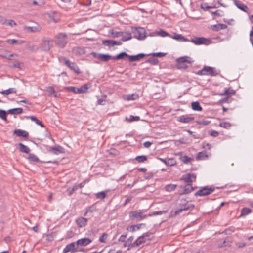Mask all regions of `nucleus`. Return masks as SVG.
<instances>
[{
  "mask_svg": "<svg viewBox=\"0 0 253 253\" xmlns=\"http://www.w3.org/2000/svg\"><path fill=\"white\" fill-rule=\"evenodd\" d=\"M68 42V38L66 33L60 32L58 33L54 38L55 45L60 48H64Z\"/></svg>",
  "mask_w": 253,
  "mask_h": 253,
  "instance_id": "1",
  "label": "nucleus"
},
{
  "mask_svg": "<svg viewBox=\"0 0 253 253\" xmlns=\"http://www.w3.org/2000/svg\"><path fill=\"white\" fill-rule=\"evenodd\" d=\"M52 40L48 37H43L41 41L40 44V48L42 51H48L53 47L52 43Z\"/></svg>",
  "mask_w": 253,
  "mask_h": 253,
  "instance_id": "2",
  "label": "nucleus"
},
{
  "mask_svg": "<svg viewBox=\"0 0 253 253\" xmlns=\"http://www.w3.org/2000/svg\"><path fill=\"white\" fill-rule=\"evenodd\" d=\"M215 190V187L214 186H206L203 187L199 190L197 191L195 194V196H205L208 195L213 192Z\"/></svg>",
  "mask_w": 253,
  "mask_h": 253,
  "instance_id": "3",
  "label": "nucleus"
},
{
  "mask_svg": "<svg viewBox=\"0 0 253 253\" xmlns=\"http://www.w3.org/2000/svg\"><path fill=\"white\" fill-rule=\"evenodd\" d=\"M133 37L140 40H144L146 37L145 30L143 28H136L132 30Z\"/></svg>",
  "mask_w": 253,
  "mask_h": 253,
  "instance_id": "4",
  "label": "nucleus"
},
{
  "mask_svg": "<svg viewBox=\"0 0 253 253\" xmlns=\"http://www.w3.org/2000/svg\"><path fill=\"white\" fill-rule=\"evenodd\" d=\"M190 42L196 45L205 44L208 45L211 42V40L204 37H195V38L189 40Z\"/></svg>",
  "mask_w": 253,
  "mask_h": 253,
  "instance_id": "5",
  "label": "nucleus"
},
{
  "mask_svg": "<svg viewBox=\"0 0 253 253\" xmlns=\"http://www.w3.org/2000/svg\"><path fill=\"white\" fill-rule=\"evenodd\" d=\"M91 55L93 57L99 59L102 62H107L110 59H113V57L109 54H105L101 53H97L96 52H92L91 53Z\"/></svg>",
  "mask_w": 253,
  "mask_h": 253,
  "instance_id": "6",
  "label": "nucleus"
},
{
  "mask_svg": "<svg viewBox=\"0 0 253 253\" xmlns=\"http://www.w3.org/2000/svg\"><path fill=\"white\" fill-rule=\"evenodd\" d=\"M148 217V215H143L142 212L137 211H133L129 213L130 218H136L138 220H142Z\"/></svg>",
  "mask_w": 253,
  "mask_h": 253,
  "instance_id": "7",
  "label": "nucleus"
},
{
  "mask_svg": "<svg viewBox=\"0 0 253 253\" xmlns=\"http://www.w3.org/2000/svg\"><path fill=\"white\" fill-rule=\"evenodd\" d=\"M196 178V175L195 173H189L183 175L181 178V180H184L185 182L192 184L195 181Z\"/></svg>",
  "mask_w": 253,
  "mask_h": 253,
  "instance_id": "8",
  "label": "nucleus"
},
{
  "mask_svg": "<svg viewBox=\"0 0 253 253\" xmlns=\"http://www.w3.org/2000/svg\"><path fill=\"white\" fill-rule=\"evenodd\" d=\"M76 246V242H72L68 244L63 249V253H67L70 251L73 252H79L78 248Z\"/></svg>",
  "mask_w": 253,
  "mask_h": 253,
  "instance_id": "9",
  "label": "nucleus"
},
{
  "mask_svg": "<svg viewBox=\"0 0 253 253\" xmlns=\"http://www.w3.org/2000/svg\"><path fill=\"white\" fill-rule=\"evenodd\" d=\"M103 44L109 46H113L114 45H121L122 42L119 41H114L113 40H105L102 41Z\"/></svg>",
  "mask_w": 253,
  "mask_h": 253,
  "instance_id": "10",
  "label": "nucleus"
},
{
  "mask_svg": "<svg viewBox=\"0 0 253 253\" xmlns=\"http://www.w3.org/2000/svg\"><path fill=\"white\" fill-rule=\"evenodd\" d=\"M159 159L168 166H173L176 164V161L173 158L167 159L159 158Z\"/></svg>",
  "mask_w": 253,
  "mask_h": 253,
  "instance_id": "11",
  "label": "nucleus"
},
{
  "mask_svg": "<svg viewBox=\"0 0 253 253\" xmlns=\"http://www.w3.org/2000/svg\"><path fill=\"white\" fill-rule=\"evenodd\" d=\"M145 56H147V54H145L144 53H139L136 55H129V62H134V61H138L145 57Z\"/></svg>",
  "mask_w": 253,
  "mask_h": 253,
  "instance_id": "12",
  "label": "nucleus"
},
{
  "mask_svg": "<svg viewBox=\"0 0 253 253\" xmlns=\"http://www.w3.org/2000/svg\"><path fill=\"white\" fill-rule=\"evenodd\" d=\"M67 66L77 74H80L81 73L79 67L75 62H73L70 61Z\"/></svg>",
  "mask_w": 253,
  "mask_h": 253,
  "instance_id": "13",
  "label": "nucleus"
},
{
  "mask_svg": "<svg viewBox=\"0 0 253 253\" xmlns=\"http://www.w3.org/2000/svg\"><path fill=\"white\" fill-rule=\"evenodd\" d=\"M92 242V240L88 238H84L77 240L76 243L77 246H86L90 244Z\"/></svg>",
  "mask_w": 253,
  "mask_h": 253,
  "instance_id": "14",
  "label": "nucleus"
},
{
  "mask_svg": "<svg viewBox=\"0 0 253 253\" xmlns=\"http://www.w3.org/2000/svg\"><path fill=\"white\" fill-rule=\"evenodd\" d=\"M88 219L84 217H80L76 220V223L79 227L82 228L86 226Z\"/></svg>",
  "mask_w": 253,
  "mask_h": 253,
  "instance_id": "15",
  "label": "nucleus"
},
{
  "mask_svg": "<svg viewBox=\"0 0 253 253\" xmlns=\"http://www.w3.org/2000/svg\"><path fill=\"white\" fill-rule=\"evenodd\" d=\"M49 151L56 155L64 153V148L60 146L50 147Z\"/></svg>",
  "mask_w": 253,
  "mask_h": 253,
  "instance_id": "16",
  "label": "nucleus"
},
{
  "mask_svg": "<svg viewBox=\"0 0 253 253\" xmlns=\"http://www.w3.org/2000/svg\"><path fill=\"white\" fill-rule=\"evenodd\" d=\"M13 133L17 136L23 137L27 138L29 136V133L27 131L22 129H15Z\"/></svg>",
  "mask_w": 253,
  "mask_h": 253,
  "instance_id": "17",
  "label": "nucleus"
},
{
  "mask_svg": "<svg viewBox=\"0 0 253 253\" xmlns=\"http://www.w3.org/2000/svg\"><path fill=\"white\" fill-rule=\"evenodd\" d=\"M235 5L240 10L244 12H247L248 7L241 1L237 0H234Z\"/></svg>",
  "mask_w": 253,
  "mask_h": 253,
  "instance_id": "18",
  "label": "nucleus"
},
{
  "mask_svg": "<svg viewBox=\"0 0 253 253\" xmlns=\"http://www.w3.org/2000/svg\"><path fill=\"white\" fill-rule=\"evenodd\" d=\"M170 37L174 40L180 42H188L189 39L185 38L181 34H177L176 33H174V35L172 36H170Z\"/></svg>",
  "mask_w": 253,
  "mask_h": 253,
  "instance_id": "19",
  "label": "nucleus"
},
{
  "mask_svg": "<svg viewBox=\"0 0 253 253\" xmlns=\"http://www.w3.org/2000/svg\"><path fill=\"white\" fill-rule=\"evenodd\" d=\"M210 68V66H204L201 70L196 72V74L199 75H209L210 70L209 68Z\"/></svg>",
  "mask_w": 253,
  "mask_h": 253,
  "instance_id": "20",
  "label": "nucleus"
},
{
  "mask_svg": "<svg viewBox=\"0 0 253 253\" xmlns=\"http://www.w3.org/2000/svg\"><path fill=\"white\" fill-rule=\"evenodd\" d=\"M227 28V25L224 24H217L211 26V29L214 31H218L220 30L225 29Z\"/></svg>",
  "mask_w": 253,
  "mask_h": 253,
  "instance_id": "21",
  "label": "nucleus"
},
{
  "mask_svg": "<svg viewBox=\"0 0 253 253\" xmlns=\"http://www.w3.org/2000/svg\"><path fill=\"white\" fill-rule=\"evenodd\" d=\"M23 110L22 108H15L9 109L7 111L8 114L12 115H19L23 113Z\"/></svg>",
  "mask_w": 253,
  "mask_h": 253,
  "instance_id": "22",
  "label": "nucleus"
},
{
  "mask_svg": "<svg viewBox=\"0 0 253 253\" xmlns=\"http://www.w3.org/2000/svg\"><path fill=\"white\" fill-rule=\"evenodd\" d=\"M194 207H195V206L193 204L189 205V206L187 208H185V207L181 208L180 207V209H177L175 211L174 215H176L184 211H187V210L192 211L194 208Z\"/></svg>",
  "mask_w": 253,
  "mask_h": 253,
  "instance_id": "23",
  "label": "nucleus"
},
{
  "mask_svg": "<svg viewBox=\"0 0 253 253\" xmlns=\"http://www.w3.org/2000/svg\"><path fill=\"white\" fill-rule=\"evenodd\" d=\"M146 239L142 235L139 237L137 240H136L133 243V246L138 247L141 244L145 243Z\"/></svg>",
  "mask_w": 253,
  "mask_h": 253,
  "instance_id": "24",
  "label": "nucleus"
},
{
  "mask_svg": "<svg viewBox=\"0 0 253 253\" xmlns=\"http://www.w3.org/2000/svg\"><path fill=\"white\" fill-rule=\"evenodd\" d=\"M194 120V117H185L184 116H181L178 118L177 120L180 122L188 123Z\"/></svg>",
  "mask_w": 253,
  "mask_h": 253,
  "instance_id": "25",
  "label": "nucleus"
},
{
  "mask_svg": "<svg viewBox=\"0 0 253 253\" xmlns=\"http://www.w3.org/2000/svg\"><path fill=\"white\" fill-rule=\"evenodd\" d=\"M208 158V155H207V152L205 151L198 153L196 157L197 160H203L207 159Z\"/></svg>",
  "mask_w": 253,
  "mask_h": 253,
  "instance_id": "26",
  "label": "nucleus"
},
{
  "mask_svg": "<svg viewBox=\"0 0 253 253\" xmlns=\"http://www.w3.org/2000/svg\"><path fill=\"white\" fill-rule=\"evenodd\" d=\"M19 146V151L21 152L25 153L26 154H29L30 151V148L27 146L24 145L22 143H19L18 144Z\"/></svg>",
  "mask_w": 253,
  "mask_h": 253,
  "instance_id": "27",
  "label": "nucleus"
},
{
  "mask_svg": "<svg viewBox=\"0 0 253 253\" xmlns=\"http://www.w3.org/2000/svg\"><path fill=\"white\" fill-rule=\"evenodd\" d=\"M191 58L188 56H183L180 58H177V62L178 63L179 66L180 64H183V63L187 62L188 63H191L192 61H190Z\"/></svg>",
  "mask_w": 253,
  "mask_h": 253,
  "instance_id": "28",
  "label": "nucleus"
},
{
  "mask_svg": "<svg viewBox=\"0 0 253 253\" xmlns=\"http://www.w3.org/2000/svg\"><path fill=\"white\" fill-rule=\"evenodd\" d=\"M129 55L125 52H122L115 56H113V60H121L124 59L125 58L127 57L129 59Z\"/></svg>",
  "mask_w": 253,
  "mask_h": 253,
  "instance_id": "29",
  "label": "nucleus"
},
{
  "mask_svg": "<svg viewBox=\"0 0 253 253\" xmlns=\"http://www.w3.org/2000/svg\"><path fill=\"white\" fill-rule=\"evenodd\" d=\"M155 35L161 36V37H164L166 36H169L170 37V35L166 31L160 29L159 31H157L156 34L155 33H152L150 34L151 36H155Z\"/></svg>",
  "mask_w": 253,
  "mask_h": 253,
  "instance_id": "30",
  "label": "nucleus"
},
{
  "mask_svg": "<svg viewBox=\"0 0 253 253\" xmlns=\"http://www.w3.org/2000/svg\"><path fill=\"white\" fill-rule=\"evenodd\" d=\"M195 189L192 185V184L188 183L187 184L184 189V192H183V194H186L191 192Z\"/></svg>",
  "mask_w": 253,
  "mask_h": 253,
  "instance_id": "31",
  "label": "nucleus"
},
{
  "mask_svg": "<svg viewBox=\"0 0 253 253\" xmlns=\"http://www.w3.org/2000/svg\"><path fill=\"white\" fill-rule=\"evenodd\" d=\"M17 90L14 88H10L6 90H3L0 92V93L3 95H9L10 94H16Z\"/></svg>",
  "mask_w": 253,
  "mask_h": 253,
  "instance_id": "32",
  "label": "nucleus"
},
{
  "mask_svg": "<svg viewBox=\"0 0 253 253\" xmlns=\"http://www.w3.org/2000/svg\"><path fill=\"white\" fill-rule=\"evenodd\" d=\"M192 108L193 110L200 111L202 110V108L198 101L193 102L191 103Z\"/></svg>",
  "mask_w": 253,
  "mask_h": 253,
  "instance_id": "33",
  "label": "nucleus"
},
{
  "mask_svg": "<svg viewBox=\"0 0 253 253\" xmlns=\"http://www.w3.org/2000/svg\"><path fill=\"white\" fill-rule=\"evenodd\" d=\"M73 52L75 54L83 55L85 53V49L84 48L80 47H75L73 48Z\"/></svg>",
  "mask_w": 253,
  "mask_h": 253,
  "instance_id": "34",
  "label": "nucleus"
},
{
  "mask_svg": "<svg viewBox=\"0 0 253 253\" xmlns=\"http://www.w3.org/2000/svg\"><path fill=\"white\" fill-rule=\"evenodd\" d=\"M133 238V236L129 237L126 241H125V243L124 244V247H134L135 246H133L132 243Z\"/></svg>",
  "mask_w": 253,
  "mask_h": 253,
  "instance_id": "35",
  "label": "nucleus"
},
{
  "mask_svg": "<svg viewBox=\"0 0 253 253\" xmlns=\"http://www.w3.org/2000/svg\"><path fill=\"white\" fill-rule=\"evenodd\" d=\"M46 91L48 93V94L50 96H54L55 97H57L56 93L55 92L54 88L52 86H49L46 88Z\"/></svg>",
  "mask_w": 253,
  "mask_h": 253,
  "instance_id": "36",
  "label": "nucleus"
},
{
  "mask_svg": "<svg viewBox=\"0 0 253 253\" xmlns=\"http://www.w3.org/2000/svg\"><path fill=\"white\" fill-rule=\"evenodd\" d=\"M27 118H30L32 121H34L36 124L42 127H44L43 124L41 121L38 119L35 116H28Z\"/></svg>",
  "mask_w": 253,
  "mask_h": 253,
  "instance_id": "37",
  "label": "nucleus"
},
{
  "mask_svg": "<svg viewBox=\"0 0 253 253\" xmlns=\"http://www.w3.org/2000/svg\"><path fill=\"white\" fill-rule=\"evenodd\" d=\"M177 187V185L174 184H169L165 186V189L168 192L174 191Z\"/></svg>",
  "mask_w": 253,
  "mask_h": 253,
  "instance_id": "38",
  "label": "nucleus"
},
{
  "mask_svg": "<svg viewBox=\"0 0 253 253\" xmlns=\"http://www.w3.org/2000/svg\"><path fill=\"white\" fill-rule=\"evenodd\" d=\"M235 91L231 89L230 88L228 89H226L223 93H221L220 95L221 96L226 95L229 96L230 95H234L235 94Z\"/></svg>",
  "mask_w": 253,
  "mask_h": 253,
  "instance_id": "39",
  "label": "nucleus"
},
{
  "mask_svg": "<svg viewBox=\"0 0 253 253\" xmlns=\"http://www.w3.org/2000/svg\"><path fill=\"white\" fill-rule=\"evenodd\" d=\"M29 161L31 162H37L39 161V158L34 154H29L28 157Z\"/></svg>",
  "mask_w": 253,
  "mask_h": 253,
  "instance_id": "40",
  "label": "nucleus"
},
{
  "mask_svg": "<svg viewBox=\"0 0 253 253\" xmlns=\"http://www.w3.org/2000/svg\"><path fill=\"white\" fill-rule=\"evenodd\" d=\"M209 69V75L211 76H216L219 74L220 71L216 70L214 67H210Z\"/></svg>",
  "mask_w": 253,
  "mask_h": 253,
  "instance_id": "41",
  "label": "nucleus"
},
{
  "mask_svg": "<svg viewBox=\"0 0 253 253\" xmlns=\"http://www.w3.org/2000/svg\"><path fill=\"white\" fill-rule=\"evenodd\" d=\"M240 217L245 216L251 213L252 210L249 208H243L241 210Z\"/></svg>",
  "mask_w": 253,
  "mask_h": 253,
  "instance_id": "42",
  "label": "nucleus"
},
{
  "mask_svg": "<svg viewBox=\"0 0 253 253\" xmlns=\"http://www.w3.org/2000/svg\"><path fill=\"white\" fill-rule=\"evenodd\" d=\"M85 183L86 181H84L83 182H81L80 184L74 185L72 187V191H75L77 190L79 188H82L84 187Z\"/></svg>",
  "mask_w": 253,
  "mask_h": 253,
  "instance_id": "43",
  "label": "nucleus"
},
{
  "mask_svg": "<svg viewBox=\"0 0 253 253\" xmlns=\"http://www.w3.org/2000/svg\"><path fill=\"white\" fill-rule=\"evenodd\" d=\"M60 63L66 66L69 63L70 60L64 56H60L58 58Z\"/></svg>",
  "mask_w": 253,
  "mask_h": 253,
  "instance_id": "44",
  "label": "nucleus"
},
{
  "mask_svg": "<svg viewBox=\"0 0 253 253\" xmlns=\"http://www.w3.org/2000/svg\"><path fill=\"white\" fill-rule=\"evenodd\" d=\"M109 33L112 35V37L114 38L115 37H120L123 35V32L120 31H114L113 30H110Z\"/></svg>",
  "mask_w": 253,
  "mask_h": 253,
  "instance_id": "45",
  "label": "nucleus"
},
{
  "mask_svg": "<svg viewBox=\"0 0 253 253\" xmlns=\"http://www.w3.org/2000/svg\"><path fill=\"white\" fill-rule=\"evenodd\" d=\"M181 161L184 163V164H187L189 162H190L191 161L193 160V159L191 158V157H189L188 156H181L180 158Z\"/></svg>",
  "mask_w": 253,
  "mask_h": 253,
  "instance_id": "46",
  "label": "nucleus"
},
{
  "mask_svg": "<svg viewBox=\"0 0 253 253\" xmlns=\"http://www.w3.org/2000/svg\"><path fill=\"white\" fill-rule=\"evenodd\" d=\"M139 98V95L137 94H132L127 95L126 99L127 100H134Z\"/></svg>",
  "mask_w": 253,
  "mask_h": 253,
  "instance_id": "47",
  "label": "nucleus"
},
{
  "mask_svg": "<svg viewBox=\"0 0 253 253\" xmlns=\"http://www.w3.org/2000/svg\"><path fill=\"white\" fill-rule=\"evenodd\" d=\"M126 120L128 122H131L133 121H137L140 120V117L139 116H134L130 115L129 118L126 117Z\"/></svg>",
  "mask_w": 253,
  "mask_h": 253,
  "instance_id": "48",
  "label": "nucleus"
},
{
  "mask_svg": "<svg viewBox=\"0 0 253 253\" xmlns=\"http://www.w3.org/2000/svg\"><path fill=\"white\" fill-rule=\"evenodd\" d=\"M135 160L139 163H143L147 160V157L145 155L138 156L135 158Z\"/></svg>",
  "mask_w": 253,
  "mask_h": 253,
  "instance_id": "49",
  "label": "nucleus"
},
{
  "mask_svg": "<svg viewBox=\"0 0 253 253\" xmlns=\"http://www.w3.org/2000/svg\"><path fill=\"white\" fill-rule=\"evenodd\" d=\"M167 212L166 211H153L152 213H150L149 214H148V216H155L158 215H161L163 213H165Z\"/></svg>",
  "mask_w": 253,
  "mask_h": 253,
  "instance_id": "50",
  "label": "nucleus"
},
{
  "mask_svg": "<svg viewBox=\"0 0 253 253\" xmlns=\"http://www.w3.org/2000/svg\"><path fill=\"white\" fill-rule=\"evenodd\" d=\"M166 55V53L158 52V53H152L147 54V56H152L153 57H162Z\"/></svg>",
  "mask_w": 253,
  "mask_h": 253,
  "instance_id": "51",
  "label": "nucleus"
},
{
  "mask_svg": "<svg viewBox=\"0 0 253 253\" xmlns=\"http://www.w3.org/2000/svg\"><path fill=\"white\" fill-rule=\"evenodd\" d=\"M7 113V111L4 110L0 109V118L5 121H7L6 118Z\"/></svg>",
  "mask_w": 253,
  "mask_h": 253,
  "instance_id": "52",
  "label": "nucleus"
},
{
  "mask_svg": "<svg viewBox=\"0 0 253 253\" xmlns=\"http://www.w3.org/2000/svg\"><path fill=\"white\" fill-rule=\"evenodd\" d=\"M126 36H123L121 39V40L123 42H126V41L129 40L132 38L131 34L130 32H126Z\"/></svg>",
  "mask_w": 253,
  "mask_h": 253,
  "instance_id": "53",
  "label": "nucleus"
},
{
  "mask_svg": "<svg viewBox=\"0 0 253 253\" xmlns=\"http://www.w3.org/2000/svg\"><path fill=\"white\" fill-rule=\"evenodd\" d=\"M187 203H188V201L186 199H182L180 200V202L179 203V206L181 208L188 207L189 206V205H188Z\"/></svg>",
  "mask_w": 253,
  "mask_h": 253,
  "instance_id": "54",
  "label": "nucleus"
},
{
  "mask_svg": "<svg viewBox=\"0 0 253 253\" xmlns=\"http://www.w3.org/2000/svg\"><path fill=\"white\" fill-rule=\"evenodd\" d=\"M146 62L149 63L152 65H157L158 64L159 61L158 59H157L156 58H150L146 61Z\"/></svg>",
  "mask_w": 253,
  "mask_h": 253,
  "instance_id": "55",
  "label": "nucleus"
},
{
  "mask_svg": "<svg viewBox=\"0 0 253 253\" xmlns=\"http://www.w3.org/2000/svg\"><path fill=\"white\" fill-rule=\"evenodd\" d=\"M10 67L22 69L24 67V64L22 62H16L13 63Z\"/></svg>",
  "mask_w": 253,
  "mask_h": 253,
  "instance_id": "56",
  "label": "nucleus"
},
{
  "mask_svg": "<svg viewBox=\"0 0 253 253\" xmlns=\"http://www.w3.org/2000/svg\"><path fill=\"white\" fill-rule=\"evenodd\" d=\"M108 235L107 233H103L99 238V241L101 243H105Z\"/></svg>",
  "mask_w": 253,
  "mask_h": 253,
  "instance_id": "57",
  "label": "nucleus"
},
{
  "mask_svg": "<svg viewBox=\"0 0 253 253\" xmlns=\"http://www.w3.org/2000/svg\"><path fill=\"white\" fill-rule=\"evenodd\" d=\"M106 196V193L104 191L100 192L96 194V197L98 199H104Z\"/></svg>",
  "mask_w": 253,
  "mask_h": 253,
  "instance_id": "58",
  "label": "nucleus"
},
{
  "mask_svg": "<svg viewBox=\"0 0 253 253\" xmlns=\"http://www.w3.org/2000/svg\"><path fill=\"white\" fill-rule=\"evenodd\" d=\"M219 126L228 129L230 127L231 124L229 122H222L220 123Z\"/></svg>",
  "mask_w": 253,
  "mask_h": 253,
  "instance_id": "59",
  "label": "nucleus"
},
{
  "mask_svg": "<svg viewBox=\"0 0 253 253\" xmlns=\"http://www.w3.org/2000/svg\"><path fill=\"white\" fill-rule=\"evenodd\" d=\"M39 47H38L37 45H31V46H29L27 48V49L30 50V51H34V52H36L38 50V49H39Z\"/></svg>",
  "mask_w": 253,
  "mask_h": 253,
  "instance_id": "60",
  "label": "nucleus"
},
{
  "mask_svg": "<svg viewBox=\"0 0 253 253\" xmlns=\"http://www.w3.org/2000/svg\"><path fill=\"white\" fill-rule=\"evenodd\" d=\"M201 8L204 10H206L208 9L215 8V6H213H213H209L207 5V3H203L201 4Z\"/></svg>",
  "mask_w": 253,
  "mask_h": 253,
  "instance_id": "61",
  "label": "nucleus"
},
{
  "mask_svg": "<svg viewBox=\"0 0 253 253\" xmlns=\"http://www.w3.org/2000/svg\"><path fill=\"white\" fill-rule=\"evenodd\" d=\"M211 122L210 121L208 120H201V121H196V123L199 125H202L203 126H207Z\"/></svg>",
  "mask_w": 253,
  "mask_h": 253,
  "instance_id": "62",
  "label": "nucleus"
},
{
  "mask_svg": "<svg viewBox=\"0 0 253 253\" xmlns=\"http://www.w3.org/2000/svg\"><path fill=\"white\" fill-rule=\"evenodd\" d=\"M65 89L68 92H73L76 94V87L73 86L66 87Z\"/></svg>",
  "mask_w": 253,
  "mask_h": 253,
  "instance_id": "63",
  "label": "nucleus"
},
{
  "mask_svg": "<svg viewBox=\"0 0 253 253\" xmlns=\"http://www.w3.org/2000/svg\"><path fill=\"white\" fill-rule=\"evenodd\" d=\"M209 134L213 137H217L219 135L218 131L215 130H210L209 131Z\"/></svg>",
  "mask_w": 253,
  "mask_h": 253,
  "instance_id": "64",
  "label": "nucleus"
}]
</instances>
